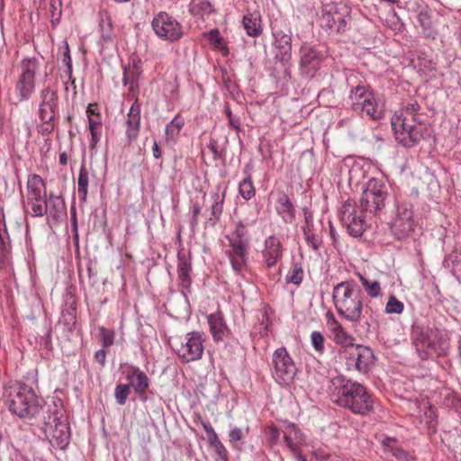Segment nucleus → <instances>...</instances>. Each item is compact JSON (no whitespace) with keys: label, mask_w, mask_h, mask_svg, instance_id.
Instances as JSON below:
<instances>
[{"label":"nucleus","mask_w":461,"mask_h":461,"mask_svg":"<svg viewBox=\"0 0 461 461\" xmlns=\"http://www.w3.org/2000/svg\"><path fill=\"white\" fill-rule=\"evenodd\" d=\"M330 384L331 400L339 407L360 416L374 411V397L362 384L342 375L332 377Z\"/></svg>","instance_id":"f257e3e1"},{"label":"nucleus","mask_w":461,"mask_h":461,"mask_svg":"<svg viewBox=\"0 0 461 461\" xmlns=\"http://www.w3.org/2000/svg\"><path fill=\"white\" fill-rule=\"evenodd\" d=\"M420 109L418 102L411 100L392 117L395 138L404 147L411 148L423 138L425 127L420 119Z\"/></svg>","instance_id":"f03ea898"},{"label":"nucleus","mask_w":461,"mask_h":461,"mask_svg":"<svg viewBox=\"0 0 461 461\" xmlns=\"http://www.w3.org/2000/svg\"><path fill=\"white\" fill-rule=\"evenodd\" d=\"M46 404L34 390L29 386H21L14 393L10 394L8 401L9 411L19 418L26 419L32 426H37L49 413L52 406Z\"/></svg>","instance_id":"7ed1b4c3"},{"label":"nucleus","mask_w":461,"mask_h":461,"mask_svg":"<svg viewBox=\"0 0 461 461\" xmlns=\"http://www.w3.org/2000/svg\"><path fill=\"white\" fill-rule=\"evenodd\" d=\"M332 299L338 314L350 322H359L363 312L362 291L356 288L353 281H343L336 285Z\"/></svg>","instance_id":"20e7f679"},{"label":"nucleus","mask_w":461,"mask_h":461,"mask_svg":"<svg viewBox=\"0 0 461 461\" xmlns=\"http://www.w3.org/2000/svg\"><path fill=\"white\" fill-rule=\"evenodd\" d=\"M51 408L36 427L54 448L64 450L70 441L69 423L61 405L54 404Z\"/></svg>","instance_id":"39448f33"},{"label":"nucleus","mask_w":461,"mask_h":461,"mask_svg":"<svg viewBox=\"0 0 461 461\" xmlns=\"http://www.w3.org/2000/svg\"><path fill=\"white\" fill-rule=\"evenodd\" d=\"M248 223L240 221L235 230L226 236L230 249L226 255L230 262L231 268L237 275H241L248 267L249 239L248 236Z\"/></svg>","instance_id":"423d86ee"},{"label":"nucleus","mask_w":461,"mask_h":461,"mask_svg":"<svg viewBox=\"0 0 461 461\" xmlns=\"http://www.w3.org/2000/svg\"><path fill=\"white\" fill-rule=\"evenodd\" d=\"M388 188L382 179H369L362 192L360 206L362 211L379 216L385 207Z\"/></svg>","instance_id":"0eeeda50"},{"label":"nucleus","mask_w":461,"mask_h":461,"mask_svg":"<svg viewBox=\"0 0 461 461\" xmlns=\"http://www.w3.org/2000/svg\"><path fill=\"white\" fill-rule=\"evenodd\" d=\"M351 8L342 3L324 5L321 11V26L330 32L344 33L351 22Z\"/></svg>","instance_id":"6e6552de"},{"label":"nucleus","mask_w":461,"mask_h":461,"mask_svg":"<svg viewBox=\"0 0 461 461\" xmlns=\"http://www.w3.org/2000/svg\"><path fill=\"white\" fill-rule=\"evenodd\" d=\"M205 341L204 334L199 331H191L182 338L174 339L172 349L183 362L188 363L202 358Z\"/></svg>","instance_id":"1a4fd4ad"},{"label":"nucleus","mask_w":461,"mask_h":461,"mask_svg":"<svg viewBox=\"0 0 461 461\" xmlns=\"http://www.w3.org/2000/svg\"><path fill=\"white\" fill-rule=\"evenodd\" d=\"M339 356L345 361L348 370H357L363 374L370 370L375 359L373 350L360 344L340 348Z\"/></svg>","instance_id":"9d476101"},{"label":"nucleus","mask_w":461,"mask_h":461,"mask_svg":"<svg viewBox=\"0 0 461 461\" xmlns=\"http://www.w3.org/2000/svg\"><path fill=\"white\" fill-rule=\"evenodd\" d=\"M444 336V330L429 326L415 325L412 328V339L416 351L422 360L428 359L436 350Z\"/></svg>","instance_id":"9b49d317"},{"label":"nucleus","mask_w":461,"mask_h":461,"mask_svg":"<svg viewBox=\"0 0 461 461\" xmlns=\"http://www.w3.org/2000/svg\"><path fill=\"white\" fill-rule=\"evenodd\" d=\"M297 373L296 365L285 347L276 348L272 356V375L276 383L289 385Z\"/></svg>","instance_id":"f8f14e48"},{"label":"nucleus","mask_w":461,"mask_h":461,"mask_svg":"<svg viewBox=\"0 0 461 461\" xmlns=\"http://www.w3.org/2000/svg\"><path fill=\"white\" fill-rule=\"evenodd\" d=\"M395 207V215L392 220L390 229L395 239L402 240L413 232L416 221L411 203L397 202Z\"/></svg>","instance_id":"ddd939ff"},{"label":"nucleus","mask_w":461,"mask_h":461,"mask_svg":"<svg viewBox=\"0 0 461 461\" xmlns=\"http://www.w3.org/2000/svg\"><path fill=\"white\" fill-rule=\"evenodd\" d=\"M299 70L305 78H312L321 69L323 56L314 46L303 42L299 50Z\"/></svg>","instance_id":"4468645a"},{"label":"nucleus","mask_w":461,"mask_h":461,"mask_svg":"<svg viewBox=\"0 0 461 461\" xmlns=\"http://www.w3.org/2000/svg\"><path fill=\"white\" fill-rule=\"evenodd\" d=\"M340 220L342 224L347 227L348 234L354 238L362 236L367 226L362 212H358L357 210L356 202L351 199H348L343 203Z\"/></svg>","instance_id":"2eb2a0df"},{"label":"nucleus","mask_w":461,"mask_h":461,"mask_svg":"<svg viewBox=\"0 0 461 461\" xmlns=\"http://www.w3.org/2000/svg\"><path fill=\"white\" fill-rule=\"evenodd\" d=\"M274 38V58L283 65H287L292 59V32L290 29H282L276 23L271 26Z\"/></svg>","instance_id":"dca6fc26"},{"label":"nucleus","mask_w":461,"mask_h":461,"mask_svg":"<svg viewBox=\"0 0 461 461\" xmlns=\"http://www.w3.org/2000/svg\"><path fill=\"white\" fill-rule=\"evenodd\" d=\"M151 25L155 33L164 40L176 41L183 36L181 24L166 12L158 13L153 18Z\"/></svg>","instance_id":"f3484780"},{"label":"nucleus","mask_w":461,"mask_h":461,"mask_svg":"<svg viewBox=\"0 0 461 461\" xmlns=\"http://www.w3.org/2000/svg\"><path fill=\"white\" fill-rule=\"evenodd\" d=\"M32 212L34 217H41L48 213L55 222L59 221L67 213L63 196L52 193L43 200V205L32 207Z\"/></svg>","instance_id":"a211bd4d"},{"label":"nucleus","mask_w":461,"mask_h":461,"mask_svg":"<svg viewBox=\"0 0 461 461\" xmlns=\"http://www.w3.org/2000/svg\"><path fill=\"white\" fill-rule=\"evenodd\" d=\"M39 117L41 121H54L58 113V94L50 87L40 92Z\"/></svg>","instance_id":"6ab92c4d"},{"label":"nucleus","mask_w":461,"mask_h":461,"mask_svg":"<svg viewBox=\"0 0 461 461\" xmlns=\"http://www.w3.org/2000/svg\"><path fill=\"white\" fill-rule=\"evenodd\" d=\"M283 254V245L276 236L271 235L266 239L262 258L267 269L276 267L278 261L282 259Z\"/></svg>","instance_id":"aec40b11"},{"label":"nucleus","mask_w":461,"mask_h":461,"mask_svg":"<svg viewBox=\"0 0 461 461\" xmlns=\"http://www.w3.org/2000/svg\"><path fill=\"white\" fill-rule=\"evenodd\" d=\"M126 379L129 382L130 387L131 386L136 394L143 402L147 401L146 391L150 384V380L148 375L137 366H132L126 375Z\"/></svg>","instance_id":"412c9836"},{"label":"nucleus","mask_w":461,"mask_h":461,"mask_svg":"<svg viewBox=\"0 0 461 461\" xmlns=\"http://www.w3.org/2000/svg\"><path fill=\"white\" fill-rule=\"evenodd\" d=\"M140 104L136 99L131 104L126 120V138L131 144L137 140L140 130Z\"/></svg>","instance_id":"4be33fe9"},{"label":"nucleus","mask_w":461,"mask_h":461,"mask_svg":"<svg viewBox=\"0 0 461 461\" xmlns=\"http://www.w3.org/2000/svg\"><path fill=\"white\" fill-rule=\"evenodd\" d=\"M207 322L212 337L215 342L222 341L230 335V330L221 311L209 314L207 316Z\"/></svg>","instance_id":"5701e85b"},{"label":"nucleus","mask_w":461,"mask_h":461,"mask_svg":"<svg viewBox=\"0 0 461 461\" xmlns=\"http://www.w3.org/2000/svg\"><path fill=\"white\" fill-rule=\"evenodd\" d=\"M177 278L182 288L189 290L192 278V258L190 253H177Z\"/></svg>","instance_id":"b1692460"},{"label":"nucleus","mask_w":461,"mask_h":461,"mask_svg":"<svg viewBox=\"0 0 461 461\" xmlns=\"http://www.w3.org/2000/svg\"><path fill=\"white\" fill-rule=\"evenodd\" d=\"M303 212L305 221V224L303 227V232L305 240L307 244L310 245L312 249L316 251L321 246L322 240L315 231L313 225V215L311 210L308 207H303Z\"/></svg>","instance_id":"393cba45"},{"label":"nucleus","mask_w":461,"mask_h":461,"mask_svg":"<svg viewBox=\"0 0 461 461\" xmlns=\"http://www.w3.org/2000/svg\"><path fill=\"white\" fill-rule=\"evenodd\" d=\"M276 212L282 218L283 221L291 224L295 220V208L288 195L281 191L277 194Z\"/></svg>","instance_id":"a878e982"},{"label":"nucleus","mask_w":461,"mask_h":461,"mask_svg":"<svg viewBox=\"0 0 461 461\" xmlns=\"http://www.w3.org/2000/svg\"><path fill=\"white\" fill-rule=\"evenodd\" d=\"M41 188L45 189V183L43 179L38 176L33 175L29 177L27 181V200L32 207L35 205H43V198L41 196Z\"/></svg>","instance_id":"bb28decb"},{"label":"nucleus","mask_w":461,"mask_h":461,"mask_svg":"<svg viewBox=\"0 0 461 461\" xmlns=\"http://www.w3.org/2000/svg\"><path fill=\"white\" fill-rule=\"evenodd\" d=\"M363 102L362 106H357V113H359L362 116L366 115L374 121H378L383 118V110L379 108L374 93H372L370 96Z\"/></svg>","instance_id":"cd10ccee"},{"label":"nucleus","mask_w":461,"mask_h":461,"mask_svg":"<svg viewBox=\"0 0 461 461\" xmlns=\"http://www.w3.org/2000/svg\"><path fill=\"white\" fill-rule=\"evenodd\" d=\"M290 429L292 431L285 433L284 437L287 447L298 461H307L306 457L300 451L299 442L303 440L300 429L294 424H291Z\"/></svg>","instance_id":"c85d7f7f"},{"label":"nucleus","mask_w":461,"mask_h":461,"mask_svg":"<svg viewBox=\"0 0 461 461\" xmlns=\"http://www.w3.org/2000/svg\"><path fill=\"white\" fill-rule=\"evenodd\" d=\"M328 324L330 327V330L334 337V341L337 344H340L341 348H347L349 345H355L353 343L354 339L350 336L342 325L335 319L332 313H330V319L328 320Z\"/></svg>","instance_id":"c756f323"},{"label":"nucleus","mask_w":461,"mask_h":461,"mask_svg":"<svg viewBox=\"0 0 461 461\" xmlns=\"http://www.w3.org/2000/svg\"><path fill=\"white\" fill-rule=\"evenodd\" d=\"M221 191V185H218L215 188V191L211 193V197L212 199V204L211 206V217L209 221H212L213 224L217 223L221 216L223 211V203L226 196V187Z\"/></svg>","instance_id":"7c9ffc66"},{"label":"nucleus","mask_w":461,"mask_h":461,"mask_svg":"<svg viewBox=\"0 0 461 461\" xmlns=\"http://www.w3.org/2000/svg\"><path fill=\"white\" fill-rule=\"evenodd\" d=\"M242 24L247 34L250 37H258L263 32L261 15L258 12L245 14Z\"/></svg>","instance_id":"2f4dec72"},{"label":"nucleus","mask_w":461,"mask_h":461,"mask_svg":"<svg viewBox=\"0 0 461 461\" xmlns=\"http://www.w3.org/2000/svg\"><path fill=\"white\" fill-rule=\"evenodd\" d=\"M35 90V81L19 75L15 84V99L17 102L28 100Z\"/></svg>","instance_id":"473e14b6"},{"label":"nucleus","mask_w":461,"mask_h":461,"mask_svg":"<svg viewBox=\"0 0 461 461\" xmlns=\"http://www.w3.org/2000/svg\"><path fill=\"white\" fill-rule=\"evenodd\" d=\"M372 93L373 92L364 85H357L352 87L348 100L349 108L357 113V106H362L363 101L367 99Z\"/></svg>","instance_id":"72a5a7b5"},{"label":"nucleus","mask_w":461,"mask_h":461,"mask_svg":"<svg viewBox=\"0 0 461 461\" xmlns=\"http://www.w3.org/2000/svg\"><path fill=\"white\" fill-rule=\"evenodd\" d=\"M41 67L39 59L35 57L24 58L20 63L21 76L35 81L36 74Z\"/></svg>","instance_id":"f704fd0d"},{"label":"nucleus","mask_w":461,"mask_h":461,"mask_svg":"<svg viewBox=\"0 0 461 461\" xmlns=\"http://www.w3.org/2000/svg\"><path fill=\"white\" fill-rule=\"evenodd\" d=\"M384 453L392 454L399 461H408L409 454L402 447L398 446L397 440L393 438H386L383 440Z\"/></svg>","instance_id":"c9c22d12"},{"label":"nucleus","mask_w":461,"mask_h":461,"mask_svg":"<svg viewBox=\"0 0 461 461\" xmlns=\"http://www.w3.org/2000/svg\"><path fill=\"white\" fill-rule=\"evenodd\" d=\"M185 125V119L177 113L166 126L165 136L167 141H176L182 128Z\"/></svg>","instance_id":"e433bc0d"},{"label":"nucleus","mask_w":461,"mask_h":461,"mask_svg":"<svg viewBox=\"0 0 461 461\" xmlns=\"http://www.w3.org/2000/svg\"><path fill=\"white\" fill-rule=\"evenodd\" d=\"M88 184H89V172L85 163L81 164L78 179H77V193L79 200L82 203L86 202L88 194Z\"/></svg>","instance_id":"4c0bfd02"},{"label":"nucleus","mask_w":461,"mask_h":461,"mask_svg":"<svg viewBox=\"0 0 461 461\" xmlns=\"http://www.w3.org/2000/svg\"><path fill=\"white\" fill-rule=\"evenodd\" d=\"M418 22L422 27V32L426 38L435 39L437 31L432 25L430 15L427 12H420L418 14Z\"/></svg>","instance_id":"58836bf2"},{"label":"nucleus","mask_w":461,"mask_h":461,"mask_svg":"<svg viewBox=\"0 0 461 461\" xmlns=\"http://www.w3.org/2000/svg\"><path fill=\"white\" fill-rule=\"evenodd\" d=\"M358 276L368 296L377 298L382 295L380 283L377 280L368 279L361 274H358Z\"/></svg>","instance_id":"ea45409f"},{"label":"nucleus","mask_w":461,"mask_h":461,"mask_svg":"<svg viewBox=\"0 0 461 461\" xmlns=\"http://www.w3.org/2000/svg\"><path fill=\"white\" fill-rule=\"evenodd\" d=\"M190 12L194 16L203 17L212 14L213 9L207 0H194L190 5Z\"/></svg>","instance_id":"a19ab883"},{"label":"nucleus","mask_w":461,"mask_h":461,"mask_svg":"<svg viewBox=\"0 0 461 461\" xmlns=\"http://www.w3.org/2000/svg\"><path fill=\"white\" fill-rule=\"evenodd\" d=\"M239 193L246 201L255 196L256 189L252 183V177L249 174L239 185Z\"/></svg>","instance_id":"79ce46f5"},{"label":"nucleus","mask_w":461,"mask_h":461,"mask_svg":"<svg viewBox=\"0 0 461 461\" xmlns=\"http://www.w3.org/2000/svg\"><path fill=\"white\" fill-rule=\"evenodd\" d=\"M140 73L137 68H124L122 83L124 86L130 85L129 90L134 91L135 87H138Z\"/></svg>","instance_id":"37998d69"},{"label":"nucleus","mask_w":461,"mask_h":461,"mask_svg":"<svg viewBox=\"0 0 461 461\" xmlns=\"http://www.w3.org/2000/svg\"><path fill=\"white\" fill-rule=\"evenodd\" d=\"M303 278V269L301 263H293L292 268L289 270L285 281L287 284L291 283L299 285Z\"/></svg>","instance_id":"c03bdc74"},{"label":"nucleus","mask_w":461,"mask_h":461,"mask_svg":"<svg viewBox=\"0 0 461 461\" xmlns=\"http://www.w3.org/2000/svg\"><path fill=\"white\" fill-rule=\"evenodd\" d=\"M99 341L104 348H110L114 343L115 332L113 330L106 329L104 326L98 327Z\"/></svg>","instance_id":"a18cd8bd"},{"label":"nucleus","mask_w":461,"mask_h":461,"mask_svg":"<svg viewBox=\"0 0 461 461\" xmlns=\"http://www.w3.org/2000/svg\"><path fill=\"white\" fill-rule=\"evenodd\" d=\"M131 393V387L129 384H119L114 389V398L119 405H124L127 398Z\"/></svg>","instance_id":"49530a36"},{"label":"nucleus","mask_w":461,"mask_h":461,"mask_svg":"<svg viewBox=\"0 0 461 461\" xmlns=\"http://www.w3.org/2000/svg\"><path fill=\"white\" fill-rule=\"evenodd\" d=\"M208 41L212 44H213L216 49L224 51L225 55L229 52L227 47L225 46L224 40L221 37L219 30H217V29L211 30L208 32Z\"/></svg>","instance_id":"de8ad7c7"},{"label":"nucleus","mask_w":461,"mask_h":461,"mask_svg":"<svg viewBox=\"0 0 461 461\" xmlns=\"http://www.w3.org/2000/svg\"><path fill=\"white\" fill-rule=\"evenodd\" d=\"M100 27L102 31V38L104 40L111 39L112 22L107 13H100Z\"/></svg>","instance_id":"09e8293b"},{"label":"nucleus","mask_w":461,"mask_h":461,"mask_svg":"<svg viewBox=\"0 0 461 461\" xmlns=\"http://www.w3.org/2000/svg\"><path fill=\"white\" fill-rule=\"evenodd\" d=\"M404 305L394 295H391L385 306V312L400 314L403 312Z\"/></svg>","instance_id":"8fccbe9b"},{"label":"nucleus","mask_w":461,"mask_h":461,"mask_svg":"<svg viewBox=\"0 0 461 461\" xmlns=\"http://www.w3.org/2000/svg\"><path fill=\"white\" fill-rule=\"evenodd\" d=\"M324 337L320 331H312L311 334V342L316 352L322 354L324 352Z\"/></svg>","instance_id":"3c124183"},{"label":"nucleus","mask_w":461,"mask_h":461,"mask_svg":"<svg viewBox=\"0 0 461 461\" xmlns=\"http://www.w3.org/2000/svg\"><path fill=\"white\" fill-rule=\"evenodd\" d=\"M61 321L64 325L68 326V330L76 324V310L75 309H67L62 312V319Z\"/></svg>","instance_id":"603ef678"},{"label":"nucleus","mask_w":461,"mask_h":461,"mask_svg":"<svg viewBox=\"0 0 461 461\" xmlns=\"http://www.w3.org/2000/svg\"><path fill=\"white\" fill-rule=\"evenodd\" d=\"M266 434L267 435V440L271 447L277 444L280 438V430L277 427L271 425L266 429Z\"/></svg>","instance_id":"864d4df0"},{"label":"nucleus","mask_w":461,"mask_h":461,"mask_svg":"<svg viewBox=\"0 0 461 461\" xmlns=\"http://www.w3.org/2000/svg\"><path fill=\"white\" fill-rule=\"evenodd\" d=\"M224 113L228 118L230 126L232 127L236 131H240L241 129L240 118L232 114L228 104H225Z\"/></svg>","instance_id":"5fc2aeb1"},{"label":"nucleus","mask_w":461,"mask_h":461,"mask_svg":"<svg viewBox=\"0 0 461 461\" xmlns=\"http://www.w3.org/2000/svg\"><path fill=\"white\" fill-rule=\"evenodd\" d=\"M452 260V274L461 283V253L458 255L451 256Z\"/></svg>","instance_id":"6e6d98bb"},{"label":"nucleus","mask_w":461,"mask_h":461,"mask_svg":"<svg viewBox=\"0 0 461 461\" xmlns=\"http://www.w3.org/2000/svg\"><path fill=\"white\" fill-rule=\"evenodd\" d=\"M62 62L67 67V70L65 71L66 75L68 77L69 79L72 77V60L70 56V50L68 48V43H66L65 51L63 53Z\"/></svg>","instance_id":"4d7b16f0"},{"label":"nucleus","mask_w":461,"mask_h":461,"mask_svg":"<svg viewBox=\"0 0 461 461\" xmlns=\"http://www.w3.org/2000/svg\"><path fill=\"white\" fill-rule=\"evenodd\" d=\"M10 249V240H4L3 237L0 236V264L3 266L5 265L7 261V256Z\"/></svg>","instance_id":"13d9d810"},{"label":"nucleus","mask_w":461,"mask_h":461,"mask_svg":"<svg viewBox=\"0 0 461 461\" xmlns=\"http://www.w3.org/2000/svg\"><path fill=\"white\" fill-rule=\"evenodd\" d=\"M42 122H43V124L39 127V132L42 136L50 134L54 131V128H55L54 121H50V122L42 121Z\"/></svg>","instance_id":"bf43d9fd"},{"label":"nucleus","mask_w":461,"mask_h":461,"mask_svg":"<svg viewBox=\"0 0 461 461\" xmlns=\"http://www.w3.org/2000/svg\"><path fill=\"white\" fill-rule=\"evenodd\" d=\"M208 149L213 154V158L215 160L220 159L222 157V152L218 149V142L217 140L211 139L208 144Z\"/></svg>","instance_id":"052dcab7"},{"label":"nucleus","mask_w":461,"mask_h":461,"mask_svg":"<svg viewBox=\"0 0 461 461\" xmlns=\"http://www.w3.org/2000/svg\"><path fill=\"white\" fill-rule=\"evenodd\" d=\"M0 236L3 237L4 240H7L8 241L10 240L5 221V214L2 209L0 210Z\"/></svg>","instance_id":"680f3d73"},{"label":"nucleus","mask_w":461,"mask_h":461,"mask_svg":"<svg viewBox=\"0 0 461 461\" xmlns=\"http://www.w3.org/2000/svg\"><path fill=\"white\" fill-rule=\"evenodd\" d=\"M212 447L214 448L215 453L221 460L226 461L228 459V451L221 442L216 444Z\"/></svg>","instance_id":"e2e57ef3"},{"label":"nucleus","mask_w":461,"mask_h":461,"mask_svg":"<svg viewBox=\"0 0 461 461\" xmlns=\"http://www.w3.org/2000/svg\"><path fill=\"white\" fill-rule=\"evenodd\" d=\"M50 7H51V12H52V14H51V18H52L51 19V23L54 26L55 24L59 23V19H60V16H61V11L59 10V12L56 13L58 8L56 6V2L55 1H51Z\"/></svg>","instance_id":"0e129e2a"},{"label":"nucleus","mask_w":461,"mask_h":461,"mask_svg":"<svg viewBox=\"0 0 461 461\" xmlns=\"http://www.w3.org/2000/svg\"><path fill=\"white\" fill-rule=\"evenodd\" d=\"M229 438L230 442H236L242 439L243 432L241 429L234 428L233 429H231L229 433Z\"/></svg>","instance_id":"69168bd1"},{"label":"nucleus","mask_w":461,"mask_h":461,"mask_svg":"<svg viewBox=\"0 0 461 461\" xmlns=\"http://www.w3.org/2000/svg\"><path fill=\"white\" fill-rule=\"evenodd\" d=\"M202 206L199 203L195 202L192 206V223L197 224L198 223V217L201 213Z\"/></svg>","instance_id":"338daca9"},{"label":"nucleus","mask_w":461,"mask_h":461,"mask_svg":"<svg viewBox=\"0 0 461 461\" xmlns=\"http://www.w3.org/2000/svg\"><path fill=\"white\" fill-rule=\"evenodd\" d=\"M95 360L101 365L102 367L105 366L106 362V352L104 349H99L95 354Z\"/></svg>","instance_id":"774afa93"}]
</instances>
